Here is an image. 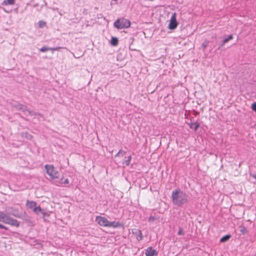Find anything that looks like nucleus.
Wrapping results in <instances>:
<instances>
[{"label": "nucleus", "mask_w": 256, "mask_h": 256, "mask_svg": "<svg viewBox=\"0 0 256 256\" xmlns=\"http://www.w3.org/2000/svg\"><path fill=\"white\" fill-rule=\"evenodd\" d=\"M44 168L46 174L52 180L54 181L57 185L67 184H69V180L64 178L63 176L60 177V174L56 168L52 164H46Z\"/></svg>", "instance_id": "nucleus-1"}, {"label": "nucleus", "mask_w": 256, "mask_h": 256, "mask_svg": "<svg viewBox=\"0 0 256 256\" xmlns=\"http://www.w3.org/2000/svg\"><path fill=\"white\" fill-rule=\"evenodd\" d=\"M172 198L174 204L181 206L188 201V195L180 189H176L172 192Z\"/></svg>", "instance_id": "nucleus-2"}, {"label": "nucleus", "mask_w": 256, "mask_h": 256, "mask_svg": "<svg viewBox=\"0 0 256 256\" xmlns=\"http://www.w3.org/2000/svg\"><path fill=\"white\" fill-rule=\"evenodd\" d=\"M96 222L98 225L103 227L116 228L122 226L118 222H110L106 217L98 216L96 218Z\"/></svg>", "instance_id": "nucleus-3"}, {"label": "nucleus", "mask_w": 256, "mask_h": 256, "mask_svg": "<svg viewBox=\"0 0 256 256\" xmlns=\"http://www.w3.org/2000/svg\"><path fill=\"white\" fill-rule=\"evenodd\" d=\"M130 26V21L124 18L118 19L114 23V26L118 29L128 28Z\"/></svg>", "instance_id": "nucleus-4"}, {"label": "nucleus", "mask_w": 256, "mask_h": 256, "mask_svg": "<svg viewBox=\"0 0 256 256\" xmlns=\"http://www.w3.org/2000/svg\"><path fill=\"white\" fill-rule=\"evenodd\" d=\"M26 206L30 209L32 210L33 212L36 214L42 212V210L40 206H37V204L35 202L27 200Z\"/></svg>", "instance_id": "nucleus-5"}, {"label": "nucleus", "mask_w": 256, "mask_h": 256, "mask_svg": "<svg viewBox=\"0 0 256 256\" xmlns=\"http://www.w3.org/2000/svg\"><path fill=\"white\" fill-rule=\"evenodd\" d=\"M4 222L16 227H18L20 226V222L8 216L6 214V218L4 220Z\"/></svg>", "instance_id": "nucleus-6"}, {"label": "nucleus", "mask_w": 256, "mask_h": 256, "mask_svg": "<svg viewBox=\"0 0 256 256\" xmlns=\"http://www.w3.org/2000/svg\"><path fill=\"white\" fill-rule=\"evenodd\" d=\"M4 222L16 227H18L20 226V222L8 216L6 214V218L4 220Z\"/></svg>", "instance_id": "nucleus-7"}, {"label": "nucleus", "mask_w": 256, "mask_h": 256, "mask_svg": "<svg viewBox=\"0 0 256 256\" xmlns=\"http://www.w3.org/2000/svg\"><path fill=\"white\" fill-rule=\"evenodd\" d=\"M178 22L176 20V12L172 14L170 20V22L168 25V28L170 30H174L178 26Z\"/></svg>", "instance_id": "nucleus-8"}, {"label": "nucleus", "mask_w": 256, "mask_h": 256, "mask_svg": "<svg viewBox=\"0 0 256 256\" xmlns=\"http://www.w3.org/2000/svg\"><path fill=\"white\" fill-rule=\"evenodd\" d=\"M132 232L135 236L136 240L138 241L142 240L143 235L140 230L138 228H134L132 230Z\"/></svg>", "instance_id": "nucleus-9"}, {"label": "nucleus", "mask_w": 256, "mask_h": 256, "mask_svg": "<svg viewBox=\"0 0 256 256\" xmlns=\"http://www.w3.org/2000/svg\"><path fill=\"white\" fill-rule=\"evenodd\" d=\"M156 254V250L153 249L152 247L147 248L145 253L146 256H154Z\"/></svg>", "instance_id": "nucleus-10"}, {"label": "nucleus", "mask_w": 256, "mask_h": 256, "mask_svg": "<svg viewBox=\"0 0 256 256\" xmlns=\"http://www.w3.org/2000/svg\"><path fill=\"white\" fill-rule=\"evenodd\" d=\"M189 126H190V128H194V130L195 131H196L200 127V124L197 122H196L194 123L192 122L189 124Z\"/></svg>", "instance_id": "nucleus-11"}, {"label": "nucleus", "mask_w": 256, "mask_h": 256, "mask_svg": "<svg viewBox=\"0 0 256 256\" xmlns=\"http://www.w3.org/2000/svg\"><path fill=\"white\" fill-rule=\"evenodd\" d=\"M16 0H4L2 2V4L6 5H13L15 4Z\"/></svg>", "instance_id": "nucleus-12"}, {"label": "nucleus", "mask_w": 256, "mask_h": 256, "mask_svg": "<svg viewBox=\"0 0 256 256\" xmlns=\"http://www.w3.org/2000/svg\"><path fill=\"white\" fill-rule=\"evenodd\" d=\"M118 40L116 38L113 37L110 40V44L113 46H116L118 44Z\"/></svg>", "instance_id": "nucleus-13"}, {"label": "nucleus", "mask_w": 256, "mask_h": 256, "mask_svg": "<svg viewBox=\"0 0 256 256\" xmlns=\"http://www.w3.org/2000/svg\"><path fill=\"white\" fill-rule=\"evenodd\" d=\"M230 238V234H227V235H226L224 236H222L220 239V242H224L226 241H228Z\"/></svg>", "instance_id": "nucleus-14"}, {"label": "nucleus", "mask_w": 256, "mask_h": 256, "mask_svg": "<svg viewBox=\"0 0 256 256\" xmlns=\"http://www.w3.org/2000/svg\"><path fill=\"white\" fill-rule=\"evenodd\" d=\"M233 38V36L232 34H230L228 36V38H225L222 44V46H224L226 43H227L229 40H232Z\"/></svg>", "instance_id": "nucleus-15"}, {"label": "nucleus", "mask_w": 256, "mask_h": 256, "mask_svg": "<svg viewBox=\"0 0 256 256\" xmlns=\"http://www.w3.org/2000/svg\"><path fill=\"white\" fill-rule=\"evenodd\" d=\"M240 232L242 234H245L247 233L248 230L247 228L244 226H240Z\"/></svg>", "instance_id": "nucleus-16"}, {"label": "nucleus", "mask_w": 256, "mask_h": 256, "mask_svg": "<svg viewBox=\"0 0 256 256\" xmlns=\"http://www.w3.org/2000/svg\"><path fill=\"white\" fill-rule=\"evenodd\" d=\"M39 28H42L46 26V22L42 20H40L38 22Z\"/></svg>", "instance_id": "nucleus-17"}, {"label": "nucleus", "mask_w": 256, "mask_h": 256, "mask_svg": "<svg viewBox=\"0 0 256 256\" xmlns=\"http://www.w3.org/2000/svg\"><path fill=\"white\" fill-rule=\"evenodd\" d=\"M6 214L2 212H0V221L4 222V220L6 218Z\"/></svg>", "instance_id": "nucleus-18"}, {"label": "nucleus", "mask_w": 256, "mask_h": 256, "mask_svg": "<svg viewBox=\"0 0 256 256\" xmlns=\"http://www.w3.org/2000/svg\"><path fill=\"white\" fill-rule=\"evenodd\" d=\"M50 50V48H47L45 46H42L40 50L41 52H46L48 50Z\"/></svg>", "instance_id": "nucleus-19"}, {"label": "nucleus", "mask_w": 256, "mask_h": 256, "mask_svg": "<svg viewBox=\"0 0 256 256\" xmlns=\"http://www.w3.org/2000/svg\"><path fill=\"white\" fill-rule=\"evenodd\" d=\"M208 42L207 40H206L202 44V48L203 50H205L206 47L208 46Z\"/></svg>", "instance_id": "nucleus-20"}, {"label": "nucleus", "mask_w": 256, "mask_h": 256, "mask_svg": "<svg viewBox=\"0 0 256 256\" xmlns=\"http://www.w3.org/2000/svg\"><path fill=\"white\" fill-rule=\"evenodd\" d=\"M131 159H132V158H131V156H130L128 158V159L127 160H126L125 162V164H126V166H128L130 164V162L131 160Z\"/></svg>", "instance_id": "nucleus-21"}, {"label": "nucleus", "mask_w": 256, "mask_h": 256, "mask_svg": "<svg viewBox=\"0 0 256 256\" xmlns=\"http://www.w3.org/2000/svg\"><path fill=\"white\" fill-rule=\"evenodd\" d=\"M252 108L256 112V102H254L252 104Z\"/></svg>", "instance_id": "nucleus-22"}, {"label": "nucleus", "mask_w": 256, "mask_h": 256, "mask_svg": "<svg viewBox=\"0 0 256 256\" xmlns=\"http://www.w3.org/2000/svg\"><path fill=\"white\" fill-rule=\"evenodd\" d=\"M154 220H155V218L153 216H150L148 218V220L150 222H152V221H154Z\"/></svg>", "instance_id": "nucleus-23"}, {"label": "nucleus", "mask_w": 256, "mask_h": 256, "mask_svg": "<svg viewBox=\"0 0 256 256\" xmlns=\"http://www.w3.org/2000/svg\"><path fill=\"white\" fill-rule=\"evenodd\" d=\"M0 228H2V229H4V230H8V228H6V226L2 224H0Z\"/></svg>", "instance_id": "nucleus-24"}, {"label": "nucleus", "mask_w": 256, "mask_h": 256, "mask_svg": "<svg viewBox=\"0 0 256 256\" xmlns=\"http://www.w3.org/2000/svg\"><path fill=\"white\" fill-rule=\"evenodd\" d=\"M250 175L256 180V172L254 174H250Z\"/></svg>", "instance_id": "nucleus-25"}, {"label": "nucleus", "mask_w": 256, "mask_h": 256, "mask_svg": "<svg viewBox=\"0 0 256 256\" xmlns=\"http://www.w3.org/2000/svg\"><path fill=\"white\" fill-rule=\"evenodd\" d=\"M50 48V50H52V52H54V50H58L59 49L58 48Z\"/></svg>", "instance_id": "nucleus-26"}, {"label": "nucleus", "mask_w": 256, "mask_h": 256, "mask_svg": "<svg viewBox=\"0 0 256 256\" xmlns=\"http://www.w3.org/2000/svg\"><path fill=\"white\" fill-rule=\"evenodd\" d=\"M181 234H182L181 230H180L178 231V235H180Z\"/></svg>", "instance_id": "nucleus-27"}]
</instances>
